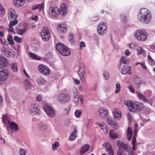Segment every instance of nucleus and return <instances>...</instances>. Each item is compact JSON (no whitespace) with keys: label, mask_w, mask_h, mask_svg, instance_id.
Segmentation results:
<instances>
[{"label":"nucleus","mask_w":155,"mask_h":155,"mask_svg":"<svg viewBox=\"0 0 155 155\" xmlns=\"http://www.w3.org/2000/svg\"><path fill=\"white\" fill-rule=\"evenodd\" d=\"M152 16L150 11L145 8L140 9L139 14L137 15V18L141 22L147 24L151 21Z\"/></svg>","instance_id":"1"},{"label":"nucleus","mask_w":155,"mask_h":155,"mask_svg":"<svg viewBox=\"0 0 155 155\" xmlns=\"http://www.w3.org/2000/svg\"><path fill=\"white\" fill-rule=\"evenodd\" d=\"M148 34L145 30H138L136 31L135 37L139 41H144L147 38Z\"/></svg>","instance_id":"2"},{"label":"nucleus","mask_w":155,"mask_h":155,"mask_svg":"<svg viewBox=\"0 0 155 155\" xmlns=\"http://www.w3.org/2000/svg\"><path fill=\"white\" fill-rule=\"evenodd\" d=\"M60 13V10L57 7H50L48 11V16L53 18H56Z\"/></svg>","instance_id":"3"},{"label":"nucleus","mask_w":155,"mask_h":155,"mask_svg":"<svg viewBox=\"0 0 155 155\" xmlns=\"http://www.w3.org/2000/svg\"><path fill=\"white\" fill-rule=\"evenodd\" d=\"M41 36L43 41H47L50 38V32L49 29L47 27H44L41 33Z\"/></svg>","instance_id":"4"},{"label":"nucleus","mask_w":155,"mask_h":155,"mask_svg":"<svg viewBox=\"0 0 155 155\" xmlns=\"http://www.w3.org/2000/svg\"><path fill=\"white\" fill-rule=\"evenodd\" d=\"M29 112L32 115H38L40 114L41 110L38 105L32 104L28 108Z\"/></svg>","instance_id":"5"},{"label":"nucleus","mask_w":155,"mask_h":155,"mask_svg":"<svg viewBox=\"0 0 155 155\" xmlns=\"http://www.w3.org/2000/svg\"><path fill=\"white\" fill-rule=\"evenodd\" d=\"M107 28V25L105 22H101L97 26V32L100 35H103L106 33Z\"/></svg>","instance_id":"6"},{"label":"nucleus","mask_w":155,"mask_h":155,"mask_svg":"<svg viewBox=\"0 0 155 155\" xmlns=\"http://www.w3.org/2000/svg\"><path fill=\"white\" fill-rule=\"evenodd\" d=\"M7 127L8 130L12 134L13 131L17 132L19 130L18 125L13 121L10 122L9 120L8 121Z\"/></svg>","instance_id":"7"},{"label":"nucleus","mask_w":155,"mask_h":155,"mask_svg":"<svg viewBox=\"0 0 155 155\" xmlns=\"http://www.w3.org/2000/svg\"><path fill=\"white\" fill-rule=\"evenodd\" d=\"M138 124L137 123L135 124L134 126V137L132 141L133 149L134 150H135L136 149L137 146L139 144L138 143H137L136 141L137 134L139 130L138 129Z\"/></svg>","instance_id":"8"},{"label":"nucleus","mask_w":155,"mask_h":155,"mask_svg":"<svg viewBox=\"0 0 155 155\" xmlns=\"http://www.w3.org/2000/svg\"><path fill=\"white\" fill-rule=\"evenodd\" d=\"M39 71L41 74L46 75L49 74L50 71L49 68L46 65L43 64H40L38 66Z\"/></svg>","instance_id":"9"},{"label":"nucleus","mask_w":155,"mask_h":155,"mask_svg":"<svg viewBox=\"0 0 155 155\" xmlns=\"http://www.w3.org/2000/svg\"><path fill=\"white\" fill-rule=\"evenodd\" d=\"M9 75L7 70L0 67V80H4L7 79Z\"/></svg>","instance_id":"10"},{"label":"nucleus","mask_w":155,"mask_h":155,"mask_svg":"<svg viewBox=\"0 0 155 155\" xmlns=\"http://www.w3.org/2000/svg\"><path fill=\"white\" fill-rule=\"evenodd\" d=\"M43 108L48 116L50 117H54L55 115V111L51 107L49 106L48 105H45L44 106Z\"/></svg>","instance_id":"11"},{"label":"nucleus","mask_w":155,"mask_h":155,"mask_svg":"<svg viewBox=\"0 0 155 155\" xmlns=\"http://www.w3.org/2000/svg\"><path fill=\"white\" fill-rule=\"evenodd\" d=\"M58 100L62 103L68 102L70 99V96L67 94H60L58 97Z\"/></svg>","instance_id":"12"},{"label":"nucleus","mask_w":155,"mask_h":155,"mask_svg":"<svg viewBox=\"0 0 155 155\" xmlns=\"http://www.w3.org/2000/svg\"><path fill=\"white\" fill-rule=\"evenodd\" d=\"M132 109L134 111L132 110V111L134 112V111L136 110H140L142 109L144 107V104L142 103L136 101L133 103V104Z\"/></svg>","instance_id":"13"},{"label":"nucleus","mask_w":155,"mask_h":155,"mask_svg":"<svg viewBox=\"0 0 155 155\" xmlns=\"http://www.w3.org/2000/svg\"><path fill=\"white\" fill-rule=\"evenodd\" d=\"M8 18L9 20L16 19L17 16L15 10L12 8H10L8 11Z\"/></svg>","instance_id":"14"},{"label":"nucleus","mask_w":155,"mask_h":155,"mask_svg":"<svg viewBox=\"0 0 155 155\" xmlns=\"http://www.w3.org/2000/svg\"><path fill=\"white\" fill-rule=\"evenodd\" d=\"M134 82L137 85V87L139 89L142 84V81L141 78L138 75H135L134 76Z\"/></svg>","instance_id":"15"},{"label":"nucleus","mask_w":155,"mask_h":155,"mask_svg":"<svg viewBox=\"0 0 155 155\" xmlns=\"http://www.w3.org/2000/svg\"><path fill=\"white\" fill-rule=\"evenodd\" d=\"M99 112L100 116L102 118H104L107 117L109 113L107 109L103 107L99 109Z\"/></svg>","instance_id":"16"},{"label":"nucleus","mask_w":155,"mask_h":155,"mask_svg":"<svg viewBox=\"0 0 155 155\" xmlns=\"http://www.w3.org/2000/svg\"><path fill=\"white\" fill-rule=\"evenodd\" d=\"M121 112L118 108H114L113 112L114 118L116 120H119L121 117Z\"/></svg>","instance_id":"17"},{"label":"nucleus","mask_w":155,"mask_h":155,"mask_svg":"<svg viewBox=\"0 0 155 155\" xmlns=\"http://www.w3.org/2000/svg\"><path fill=\"white\" fill-rule=\"evenodd\" d=\"M131 71V67L126 65L124 66L122 68L121 71V73L122 74L126 75L128 74L129 75L132 74Z\"/></svg>","instance_id":"18"},{"label":"nucleus","mask_w":155,"mask_h":155,"mask_svg":"<svg viewBox=\"0 0 155 155\" xmlns=\"http://www.w3.org/2000/svg\"><path fill=\"white\" fill-rule=\"evenodd\" d=\"M102 146L105 147L109 155H114V151L110 143H105L103 144Z\"/></svg>","instance_id":"19"},{"label":"nucleus","mask_w":155,"mask_h":155,"mask_svg":"<svg viewBox=\"0 0 155 155\" xmlns=\"http://www.w3.org/2000/svg\"><path fill=\"white\" fill-rule=\"evenodd\" d=\"M117 145L119 148V149H121V150H122L123 148L125 150L127 151L128 150V147L127 144L124 143L123 142L120 141L118 140L116 142Z\"/></svg>","instance_id":"20"},{"label":"nucleus","mask_w":155,"mask_h":155,"mask_svg":"<svg viewBox=\"0 0 155 155\" xmlns=\"http://www.w3.org/2000/svg\"><path fill=\"white\" fill-rule=\"evenodd\" d=\"M85 73V69L84 67H80L78 71V74L81 78V80L84 82L85 81L84 78Z\"/></svg>","instance_id":"21"},{"label":"nucleus","mask_w":155,"mask_h":155,"mask_svg":"<svg viewBox=\"0 0 155 155\" xmlns=\"http://www.w3.org/2000/svg\"><path fill=\"white\" fill-rule=\"evenodd\" d=\"M8 64L6 58L3 56L0 55V65L6 67L8 65Z\"/></svg>","instance_id":"22"},{"label":"nucleus","mask_w":155,"mask_h":155,"mask_svg":"<svg viewBox=\"0 0 155 155\" xmlns=\"http://www.w3.org/2000/svg\"><path fill=\"white\" fill-rule=\"evenodd\" d=\"M77 132L78 130L77 128H74L73 131L72 132L70 135L69 138L70 141H73L77 137Z\"/></svg>","instance_id":"23"},{"label":"nucleus","mask_w":155,"mask_h":155,"mask_svg":"<svg viewBox=\"0 0 155 155\" xmlns=\"http://www.w3.org/2000/svg\"><path fill=\"white\" fill-rule=\"evenodd\" d=\"M73 94L74 99L73 101L74 103L76 105H78L79 102V97L78 95V92L76 89H75L74 90Z\"/></svg>","instance_id":"24"},{"label":"nucleus","mask_w":155,"mask_h":155,"mask_svg":"<svg viewBox=\"0 0 155 155\" xmlns=\"http://www.w3.org/2000/svg\"><path fill=\"white\" fill-rule=\"evenodd\" d=\"M136 93L137 94L138 97L140 100H141L145 103L148 102V100L146 97L139 91H136Z\"/></svg>","instance_id":"25"},{"label":"nucleus","mask_w":155,"mask_h":155,"mask_svg":"<svg viewBox=\"0 0 155 155\" xmlns=\"http://www.w3.org/2000/svg\"><path fill=\"white\" fill-rule=\"evenodd\" d=\"M89 148V145L86 144L83 146L80 150V153L81 155H83L85 152L88 151Z\"/></svg>","instance_id":"26"},{"label":"nucleus","mask_w":155,"mask_h":155,"mask_svg":"<svg viewBox=\"0 0 155 155\" xmlns=\"http://www.w3.org/2000/svg\"><path fill=\"white\" fill-rule=\"evenodd\" d=\"M66 46L61 43H58L56 45V48L57 50L59 52H61L62 54H65L64 52L62 51V49H64V48H65Z\"/></svg>","instance_id":"27"},{"label":"nucleus","mask_w":155,"mask_h":155,"mask_svg":"<svg viewBox=\"0 0 155 155\" xmlns=\"http://www.w3.org/2000/svg\"><path fill=\"white\" fill-rule=\"evenodd\" d=\"M25 3V0H14L15 5L17 7L23 6Z\"/></svg>","instance_id":"28"},{"label":"nucleus","mask_w":155,"mask_h":155,"mask_svg":"<svg viewBox=\"0 0 155 155\" xmlns=\"http://www.w3.org/2000/svg\"><path fill=\"white\" fill-rule=\"evenodd\" d=\"M58 28L59 31H60L62 33L65 32L66 31L67 28V26L63 24H61L58 25Z\"/></svg>","instance_id":"29"},{"label":"nucleus","mask_w":155,"mask_h":155,"mask_svg":"<svg viewBox=\"0 0 155 155\" xmlns=\"http://www.w3.org/2000/svg\"><path fill=\"white\" fill-rule=\"evenodd\" d=\"M107 122L108 124L110 125L112 127H114L116 125L117 123L114 120L110 117H108L107 119Z\"/></svg>","instance_id":"30"},{"label":"nucleus","mask_w":155,"mask_h":155,"mask_svg":"<svg viewBox=\"0 0 155 155\" xmlns=\"http://www.w3.org/2000/svg\"><path fill=\"white\" fill-rule=\"evenodd\" d=\"M127 133V137L128 139V140L129 141L131 140L133 134L132 130L131 127H129L128 128Z\"/></svg>","instance_id":"31"},{"label":"nucleus","mask_w":155,"mask_h":155,"mask_svg":"<svg viewBox=\"0 0 155 155\" xmlns=\"http://www.w3.org/2000/svg\"><path fill=\"white\" fill-rule=\"evenodd\" d=\"M62 51L64 52L65 54H62L61 52L59 53L63 56H68L70 55L71 54L70 50L66 46L64 49H62Z\"/></svg>","instance_id":"32"},{"label":"nucleus","mask_w":155,"mask_h":155,"mask_svg":"<svg viewBox=\"0 0 155 155\" xmlns=\"http://www.w3.org/2000/svg\"><path fill=\"white\" fill-rule=\"evenodd\" d=\"M44 3H42L36 5H34L32 7V9L34 10L38 9L39 11H41L44 8Z\"/></svg>","instance_id":"33"},{"label":"nucleus","mask_w":155,"mask_h":155,"mask_svg":"<svg viewBox=\"0 0 155 155\" xmlns=\"http://www.w3.org/2000/svg\"><path fill=\"white\" fill-rule=\"evenodd\" d=\"M25 87L26 88L30 89L31 90L34 89V87L31 84L28 80H25Z\"/></svg>","instance_id":"34"},{"label":"nucleus","mask_w":155,"mask_h":155,"mask_svg":"<svg viewBox=\"0 0 155 155\" xmlns=\"http://www.w3.org/2000/svg\"><path fill=\"white\" fill-rule=\"evenodd\" d=\"M1 51L2 53L6 56L8 57L10 55L11 52L6 48H2L1 49Z\"/></svg>","instance_id":"35"},{"label":"nucleus","mask_w":155,"mask_h":155,"mask_svg":"<svg viewBox=\"0 0 155 155\" xmlns=\"http://www.w3.org/2000/svg\"><path fill=\"white\" fill-rule=\"evenodd\" d=\"M120 63H123L125 64H128L129 62V60L128 59H126L125 56H122L120 60Z\"/></svg>","instance_id":"36"},{"label":"nucleus","mask_w":155,"mask_h":155,"mask_svg":"<svg viewBox=\"0 0 155 155\" xmlns=\"http://www.w3.org/2000/svg\"><path fill=\"white\" fill-rule=\"evenodd\" d=\"M37 81L38 83L40 85H42L45 84L46 82L44 78L40 77L37 78Z\"/></svg>","instance_id":"37"},{"label":"nucleus","mask_w":155,"mask_h":155,"mask_svg":"<svg viewBox=\"0 0 155 155\" xmlns=\"http://www.w3.org/2000/svg\"><path fill=\"white\" fill-rule=\"evenodd\" d=\"M109 134L110 137L112 139L116 138H117L118 137V135L115 133L113 130H110Z\"/></svg>","instance_id":"38"},{"label":"nucleus","mask_w":155,"mask_h":155,"mask_svg":"<svg viewBox=\"0 0 155 155\" xmlns=\"http://www.w3.org/2000/svg\"><path fill=\"white\" fill-rule=\"evenodd\" d=\"M11 65L12 66V71L14 72H16L18 70L17 64L16 63H12Z\"/></svg>","instance_id":"39"},{"label":"nucleus","mask_w":155,"mask_h":155,"mask_svg":"<svg viewBox=\"0 0 155 155\" xmlns=\"http://www.w3.org/2000/svg\"><path fill=\"white\" fill-rule=\"evenodd\" d=\"M60 8L61 11L63 12L62 14H61V15L66 13L67 11L66 6L65 4H62Z\"/></svg>","instance_id":"40"},{"label":"nucleus","mask_w":155,"mask_h":155,"mask_svg":"<svg viewBox=\"0 0 155 155\" xmlns=\"http://www.w3.org/2000/svg\"><path fill=\"white\" fill-rule=\"evenodd\" d=\"M124 103L126 105L127 107L130 106L132 109L133 103H132L131 101L130 100H126L124 101Z\"/></svg>","instance_id":"41"},{"label":"nucleus","mask_w":155,"mask_h":155,"mask_svg":"<svg viewBox=\"0 0 155 155\" xmlns=\"http://www.w3.org/2000/svg\"><path fill=\"white\" fill-rule=\"evenodd\" d=\"M17 34L20 35H22L26 31L24 29H21L18 28H16L15 30Z\"/></svg>","instance_id":"42"},{"label":"nucleus","mask_w":155,"mask_h":155,"mask_svg":"<svg viewBox=\"0 0 155 155\" xmlns=\"http://www.w3.org/2000/svg\"><path fill=\"white\" fill-rule=\"evenodd\" d=\"M29 55L30 57L33 59H37L38 60H40L41 59L40 57H38L36 54H33L31 53H30Z\"/></svg>","instance_id":"43"},{"label":"nucleus","mask_w":155,"mask_h":155,"mask_svg":"<svg viewBox=\"0 0 155 155\" xmlns=\"http://www.w3.org/2000/svg\"><path fill=\"white\" fill-rule=\"evenodd\" d=\"M103 75L104 78L105 80H107L109 79L110 75L108 71H104Z\"/></svg>","instance_id":"44"},{"label":"nucleus","mask_w":155,"mask_h":155,"mask_svg":"<svg viewBox=\"0 0 155 155\" xmlns=\"http://www.w3.org/2000/svg\"><path fill=\"white\" fill-rule=\"evenodd\" d=\"M11 21L10 23L9 26H13L15 25L16 24L18 23V21L16 19L12 20H9Z\"/></svg>","instance_id":"45"},{"label":"nucleus","mask_w":155,"mask_h":155,"mask_svg":"<svg viewBox=\"0 0 155 155\" xmlns=\"http://www.w3.org/2000/svg\"><path fill=\"white\" fill-rule=\"evenodd\" d=\"M59 146V144L58 142H55L54 143L52 144V149L54 150L57 149V147Z\"/></svg>","instance_id":"46"},{"label":"nucleus","mask_w":155,"mask_h":155,"mask_svg":"<svg viewBox=\"0 0 155 155\" xmlns=\"http://www.w3.org/2000/svg\"><path fill=\"white\" fill-rule=\"evenodd\" d=\"M116 89L115 91L116 94L118 93L120 90L121 86L119 83H117L116 85Z\"/></svg>","instance_id":"47"},{"label":"nucleus","mask_w":155,"mask_h":155,"mask_svg":"<svg viewBox=\"0 0 155 155\" xmlns=\"http://www.w3.org/2000/svg\"><path fill=\"white\" fill-rule=\"evenodd\" d=\"M14 40L17 43H21L22 42V38L17 36H15L14 37Z\"/></svg>","instance_id":"48"},{"label":"nucleus","mask_w":155,"mask_h":155,"mask_svg":"<svg viewBox=\"0 0 155 155\" xmlns=\"http://www.w3.org/2000/svg\"><path fill=\"white\" fill-rule=\"evenodd\" d=\"M8 40L9 44L12 45H14V41L13 40V37L11 36H8Z\"/></svg>","instance_id":"49"},{"label":"nucleus","mask_w":155,"mask_h":155,"mask_svg":"<svg viewBox=\"0 0 155 155\" xmlns=\"http://www.w3.org/2000/svg\"><path fill=\"white\" fill-rule=\"evenodd\" d=\"M90 19L91 21H95L99 19V17L98 16L95 15L91 17Z\"/></svg>","instance_id":"50"},{"label":"nucleus","mask_w":155,"mask_h":155,"mask_svg":"<svg viewBox=\"0 0 155 155\" xmlns=\"http://www.w3.org/2000/svg\"><path fill=\"white\" fill-rule=\"evenodd\" d=\"M120 17L122 21L123 22H125L126 21L127 17L124 14L122 13L121 14H120Z\"/></svg>","instance_id":"51"},{"label":"nucleus","mask_w":155,"mask_h":155,"mask_svg":"<svg viewBox=\"0 0 155 155\" xmlns=\"http://www.w3.org/2000/svg\"><path fill=\"white\" fill-rule=\"evenodd\" d=\"M82 112L81 110H77L75 112V116L77 117H79L81 115Z\"/></svg>","instance_id":"52"},{"label":"nucleus","mask_w":155,"mask_h":155,"mask_svg":"<svg viewBox=\"0 0 155 155\" xmlns=\"http://www.w3.org/2000/svg\"><path fill=\"white\" fill-rule=\"evenodd\" d=\"M137 50V54H141L144 52V51L141 46L138 47Z\"/></svg>","instance_id":"53"},{"label":"nucleus","mask_w":155,"mask_h":155,"mask_svg":"<svg viewBox=\"0 0 155 155\" xmlns=\"http://www.w3.org/2000/svg\"><path fill=\"white\" fill-rule=\"evenodd\" d=\"M5 14V11L2 5L0 4V15H3Z\"/></svg>","instance_id":"54"},{"label":"nucleus","mask_w":155,"mask_h":155,"mask_svg":"<svg viewBox=\"0 0 155 155\" xmlns=\"http://www.w3.org/2000/svg\"><path fill=\"white\" fill-rule=\"evenodd\" d=\"M46 128V126L45 125L42 124L40 123L39 125V128L41 130H43L45 129Z\"/></svg>","instance_id":"55"},{"label":"nucleus","mask_w":155,"mask_h":155,"mask_svg":"<svg viewBox=\"0 0 155 155\" xmlns=\"http://www.w3.org/2000/svg\"><path fill=\"white\" fill-rule=\"evenodd\" d=\"M26 152L23 148H20L19 150V155H25Z\"/></svg>","instance_id":"56"},{"label":"nucleus","mask_w":155,"mask_h":155,"mask_svg":"<svg viewBox=\"0 0 155 155\" xmlns=\"http://www.w3.org/2000/svg\"><path fill=\"white\" fill-rule=\"evenodd\" d=\"M71 109L70 107L68 106L64 108L63 110L65 112L66 114H68L69 112V111Z\"/></svg>","instance_id":"57"},{"label":"nucleus","mask_w":155,"mask_h":155,"mask_svg":"<svg viewBox=\"0 0 155 155\" xmlns=\"http://www.w3.org/2000/svg\"><path fill=\"white\" fill-rule=\"evenodd\" d=\"M128 88L129 89L130 91L132 93H135V90L133 86L131 85L128 86Z\"/></svg>","instance_id":"58"},{"label":"nucleus","mask_w":155,"mask_h":155,"mask_svg":"<svg viewBox=\"0 0 155 155\" xmlns=\"http://www.w3.org/2000/svg\"><path fill=\"white\" fill-rule=\"evenodd\" d=\"M80 48L81 50H82V49L83 47H85V43L83 41H82L80 43Z\"/></svg>","instance_id":"59"},{"label":"nucleus","mask_w":155,"mask_h":155,"mask_svg":"<svg viewBox=\"0 0 155 155\" xmlns=\"http://www.w3.org/2000/svg\"><path fill=\"white\" fill-rule=\"evenodd\" d=\"M69 37H70V42H72L73 41V38L74 37V34L72 33H70L69 34Z\"/></svg>","instance_id":"60"},{"label":"nucleus","mask_w":155,"mask_h":155,"mask_svg":"<svg viewBox=\"0 0 155 155\" xmlns=\"http://www.w3.org/2000/svg\"><path fill=\"white\" fill-rule=\"evenodd\" d=\"M133 150H134L133 149H131L130 150H127V151H128V153L129 155H134L133 152Z\"/></svg>","instance_id":"61"},{"label":"nucleus","mask_w":155,"mask_h":155,"mask_svg":"<svg viewBox=\"0 0 155 155\" xmlns=\"http://www.w3.org/2000/svg\"><path fill=\"white\" fill-rule=\"evenodd\" d=\"M3 24V21L2 20L0 19V30H4V28L2 26Z\"/></svg>","instance_id":"62"},{"label":"nucleus","mask_w":155,"mask_h":155,"mask_svg":"<svg viewBox=\"0 0 155 155\" xmlns=\"http://www.w3.org/2000/svg\"><path fill=\"white\" fill-rule=\"evenodd\" d=\"M37 100L38 101H40L42 100L41 96V94H39L37 96Z\"/></svg>","instance_id":"63"},{"label":"nucleus","mask_w":155,"mask_h":155,"mask_svg":"<svg viewBox=\"0 0 155 155\" xmlns=\"http://www.w3.org/2000/svg\"><path fill=\"white\" fill-rule=\"evenodd\" d=\"M28 26L27 24L25 23L24 25V29L26 31L28 28Z\"/></svg>","instance_id":"64"}]
</instances>
